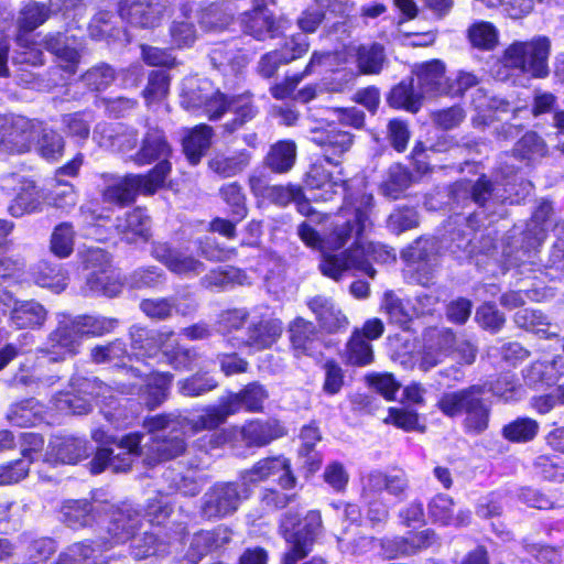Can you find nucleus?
<instances>
[{
  "label": "nucleus",
  "instance_id": "1",
  "mask_svg": "<svg viewBox=\"0 0 564 564\" xmlns=\"http://www.w3.org/2000/svg\"><path fill=\"white\" fill-rule=\"evenodd\" d=\"M368 220L365 210L341 209L323 238L311 225L312 219L302 223L297 234L306 246L323 251L319 269L325 276L338 281L344 272L354 269L375 278L371 262H388L395 257L383 246L364 240L361 234Z\"/></svg>",
  "mask_w": 564,
  "mask_h": 564
},
{
  "label": "nucleus",
  "instance_id": "2",
  "mask_svg": "<svg viewBox=\"0 0 564 564\" xmlns=\"http://www.w3.org/2000/svg\"><path fill=\"white\" fill-rule=\"evenodd\" d=\"M143 434L130 433L118 441L119 453L115 454L112 449L100 448L90 462L93 474H99L105 469L113 473L127 471L133 460L143 456V463L147 466H154L159 463L178 457L185 452L186 444L184 437L175 434L163 437H153L151 443L141 447Z\"/></svg>",
  "mask_w": 564,
  "mask_h": 564
},
{
  "label": "nucleus",
  "instance_id": "3",
  "mask_svg": "<svg viewBox=\"0 0 564 564\" xmlns=\"http://www.w3.org/2000/svg\"><path fill=\"white\" fill-rule=\"evenodd\" d=\"M183 105L187 109L203 108L210 120L219 119L227 109L231 110L235 119L232 123L226 124L229 131H235L253 119L258 112L249 95L237 96L227 101L225 96L218 90H214L212 84L206 79L199 80L196 87L191 84L189 90L185 93Z\"/></svg>",
  "mask_w": 564,
  "mask_h": 564
},
{
  "label": "nucleus",
  "instance_id": "4",
  "mask_svg": "<svg viewBox=\"0 0 564 564\" xmlns=\"http://www.w3.org/2000/svg\"><path fill=\"white\" fill-rule=\"evenodd\" d=\"M485 387H470L444 393L437 401V408L448 417L464 415L463 427L467 434L480 435L489 426L491 406L484 399Z\"/></svg>",
  "mask_w": 564,
  "mask_h": 564
},
{
  "label": "nucleus",
  "instance_id": "5",
  "mask_svg": "<svg viewBox=\"0 0 564 564\" xmlns=\"http://www.w3.org/2000/svg\"><path fill=\"white\" fill-rule=\"evenodd\" d=\"M268 398L267 390L258 382L246 386L240 392L231 393L220 400L219 404L208 406L205 413L194 423L196 431L214 430L224 424L228 416L246 409L259 412Z\"/></svg>",
  "mask_w": 564,
  "mask_h": 564
},
{
  "label": "nucleus",
  "instance_id": "6",
  "mask_svg": "<svg viewBox=\"0 0 564 564\" xmlns=\"http://www.w3.org/2000/svg\"><path fill=\"white\" fill-rule=\"evenodd\" d=\"M551 41L546 36H534L530 41H516L510 44L505 53L506 64L520 69L534 78H545L549 73V56Z\"/></svg>",
  "mask_w": 564,
  "mask_h": 564
},
{
  "label": "nucleus",
  "instance_id": "7",
  "mask_svg": "<svg viewBox=\"0 0 564 564\" xmlns=\"http://www.w3.org/2000/svg\"><path fill=\"white\" fill-rule=\"evenodd\" d=\"M169 175L166 163L156 164L147 175H127L116 178L102 192L105 202L127 204L134 199L137 194H154Z\"/></svg>",
  "mask_w": 564,
  "mask_h": 564
},
{
  "label": "nucleus",
  "instance_id": "8",
  "mask_svg": "<svg viewBox=\"0 0 564 564\" xmlns=\"http://www.w3.org/2000/svg\"><path fill=\"white\" fill-rule=\"evenodd\" d=\"M82 341L83 336L74 317L62 315L56 328L50 333L46 343L37 352L51 362H62L79 352Z\"/></svg>",
  "mask_w": 564,
  "mask_h": 564
},
{
  "label": "nucleus",
  "instance_id": "9",
  "mask_svg": "<svg viewBox=\"0 0 564 564\" xmlns=\"http://www.w3.org/2000/svg\"><path fill=\"white\" fill-rule=\"evenodd\" d=\"M85 269L89 271L87 275V286L94 293L106 295L108 297L117 296L122 289V284L109 272L110 256L100 248H89L83 256Z\"/></svg>",
  "mask_w": 564,
  "mask_h": 564
},
{
  "label": "nucleus",
  "instance_id": "10",
  "mask_svg": "<svg viewBox=\"0 0 564 564\" xmlns=\"http://www.w3.org/2000/svg\"><path fill=\"white\" fill-rule=\"evenodd\" d=\"M241 478L245 484H257L273 479L284 490L294 488L297 482L291 469L290 460L282 455L258 460L250 469L241 474Z\"/></svg>",
  "mask_w": 564,
  "mask_h": 564
},
{
  "label": "nucleus",
  "instance_id": "11",
  "mask_svg": "<svg viewBox=\"0 0 564 564\" xmlns=\"http://www.w3.org/2000/svg\"><path fill=\"white\" fill-rule=\"evenodd\" d=\"M321 528V513L318 511H310L297 530L285 534L289 550L282 557V564H296L300 560L306 557L312 551L315 538L319 533Z\"/></svg>",
  "mask_w": 564,
  "mask_h": 564
},
{
  "label": "nucleus",
  "instance_id": "12",
  "mask_svg": "<svg viewBox=\"0 0 564 564\" xmlns=\"http://www.w3.org/2000/svg\"><path fill=\"white\" fill-rule=\"evenodd\" d=\"M243 496L236 482H217L203 497L202 513L207 519H220L237 511Z\"/></svg>",
  "mask_w": 564,
  "mask_h": 564
},
{
  "label": "nucleus",
  "instance_id": "13",
  "mask_svg": "<svg viewBox=\"0 0 564 564\" xmlns=\"http://www.w3.org/2000/svg\"><path fill=\"white\" fill-rule=\"evenodd\" d=\"M152 256L171 272L181 276L193 278L205 270V265L202 261L181 249L171 248L167 243H154L152 247Z\"/></svg>",
  "mask_w": 564,
  "mask_h": 564
},
{
  "label": "nucleus",
  "instance_id": "14",
  "mask_svg": "<svg viewBox=\"0 0 564 564\" xmlns=\"http://www.w3.org/2000/svg\"><path fill=\"white\" fill-rule=\"evenodd\" d=\"M306 304L322 330L333 334L347 328L348 318L332 297L315 295Z\"/></svg>",
  "mask_w": 564,
  "mask_h": 564
},
{
  "label": "nucleus",
  "instance_id": "15",
  "mask_svg": "<svg viewBox=\"0 0 564 564\" xmlns=\"http://www.w3.org/2000/svg\"><path fill=\"white\" fill-rule=\"evenodd\" d=\"M438 541L434 530L425 529L406 538L398 536L382 542L384 555L389 558L410 556L429 549Z\"/></svg>",
  "mask_w": 564,
  "mask_h": 564
},
{
  "label": "nucleus",
  "instance_id": "16",
  "mask_svg": "<svg viewBox=\"0 0 564 564\" xmlns=\"http://www.w3.org/2000/svg\"><path fill=\"white\" fill-rule=\"evenodd\" d=\"M165 6L160 1H133L120 6V17L132 25L154 28L160 24Z\"/></svg>",
  "mask_w": 564,
  "mask_h": 564
},
{
  "label": "nucleus",
  "instance_id": "17",
  "mask_svg": "<svg viewBox=\"0 0 564 564\" xmlns=\"http://www.w3.org/2000/svg\"><path fill=\"white\" fill-rule=\"evenodd\" d=\"M87 443L70 436H54L48 444L45 462L50 464H76L88 456Z\"/></svg>",
  "mask_w": 564,
  "mask_h": 564
},
{
  "label": "nucleus",
  "instance_id": "18",
  "mask_svg": "<svg viewBox=\"0 0 564 564\" xmlns=\"http://www.w3.org/2000/svg\"><path fill=\"white\" fill-rule=\"evenodd\" d=\"M172 154V149L165 140L164 133L158 128H149L140 150L132 156V160L138 165L150 164L159 161L158 164L166 163L169 173L171 172V164L169 158Z\"/></svg>",
  "mask_w": 564,
  "mask_h": 564
},
{
  "label": "nucleus",
  "instance_id": "19",
  "mask_svg": "<svg viewBox=\"0 0 564 564\" xmlns=\"http://www.w3.org/2000/svg\"><path fill=\"white\" fill-rule=\"evenodd\" d=\"M41 122L24 117L13 118L3 134L2 142L18 153L31 150L37 137H40Z\"/></svg>",
  "mask_w": 564,
  "mask_h": 564
},
{
  "label": "nucleus",
  "instance_id": "20",
  "mask_svg": "<svg viewBox=\"0 0 564 564\" xmlns=\"http://www.w3.org/2000/svg\"><path fill=\"white\" fill-rule=\"evenodd\" d=\"M173 335L172 330H150L141 326H132L130 329L131 346L139 357H155L159 351L164 355V348Z\"/></svg>",
  "mask_w": 564,
  "mask_h": 564
},
{
  "label": "nucleus",
  "instance_id": "21",
  "mask_svg": "<svg viewBox=\"0 0 564 564\" xmlns=\"http://www.w3.org/2000/svg\"><path fill=\"white\" fill-rule=\"evenodd\" d=\"M116 230L129 243L145 242L151 237V218L145 209L137 207L117 217Z\"/></svg>",
  "mask_w": 564,
  "mask_h": 564
},
{
  "label": "nucleus",
  "instance_id": "22",
  "mask_svg": "<svg viewBox=\"0 0 564 564\" xmlns=\"http://www.w3.org/2000/svg\"><path fill=\"white\" fill-rule=\"evenodd\" d=\"M444 73L445 66L440 61H431L417 67L414 83L423 98L446 95L448 79Z\"/></svg>",
  "mask_w": 564,
  "mask_h": 564
},
{
  "label": "nucleus",
  "instance_id": "23",
  "mask_svg": "<svg viewBox=\"0 0 564 564\" xmlns=\"http://www.w3.org/2000/svg\"><path fill=\"white\" fill-rule=\"evenodd\" d=\"M312 141L321 148L327 163L338 165L340 158L350 150L354 139L349 132L330 129L316 133Z\"/></svg>",
  "mask_w": 564,
  "mask_h": 564
},
{
  "label": "nucleus",
  "instance_id": "24",
  "mask_svg": "<svg viewBox=\"0 0 564 564\" xmlns=\"http://www.w3.org/2000/svg\"><path fill=\"white\" fill-rule=\"evenodd\" d=\"M286 434L276 420H252L241 426L240 435L247 446H265Z\"/></svg>",
  "mask_w": 564,
  "mask_h": 564
},
{
  "label": "nucleus",
  "instance_id": "25",
  "mask_svg": "<svg viewBox=\"0 0 564 564\" xmlns=\"http://www.w3.org/2000/svg\"><path fill=\"white\" fill-rule=\"evenodd\" d=\"M552 216V203L549 200H542L535 208L527 225L524 238L527 239L528 248L534 249L540 246L546 238L547 231L560 226L553 220Z\"/></svg>",
  "mask_w": 564,
  "mask_h": 564
},
{
  "label": "nucleus",
  "instance_id": "26",
  "mask_svg": "<svg viewBox=\"0 0 564 564\" xmlns=\"http://www.w3.org/2000/svg\"><path fill=\"white\" fill-rule=\"evenodd\" d=\"M305 183L311 189H318L321 193L314 195L315 199L329 200L334 194L346 192V181L343 178H334L325 166L316 162L306 173Z\"/></svg>",
  "mask_w": 564,
  "mask_h": 564
},
{
  "label": "nucleus",
  "instance_id": "27",
  "mask_svg": "<svg viewBox=\"0 0 564 564\" xmlns=\"http://www.w3.org/2000/svg\"><path fill=\"white\" fill-rule=\"evenodd\" d=\"M93 138L99 147L122 153L133 150L138 143V133L133 129L117 131L107 123L97 124Z\"/></svg>",
  "mask_w": 564,
  "mask_h": 564
},
{
  "label": "nucleus",
  "instance_id": "28",
  "mask_svg": "<svg viewBox=\"0 0 564 564\" xmlns=\"http://www.w3.org/2000/svg\"><path fill=\"white\" fill-rule=\"evenodd\" d=\"M44 47L53 53L62 69L73 75L77 72L80 53L68 43V39L62 34H50L44 39Z\"/></svg>",
  "mask_w": 564,
  "mask_h": 564
},
{
  "label": "nucleus",
  "instance_id": "29",
  "mask_svg": "<svg viewBox=\"0 0 564 564\" xmlns=\"http://www.w3.org/2000/svg\"><path fill=\"white\" fill-rule=\"evenodd\" d=\"M214 67L225 74H236L248 64V57L235 43L219 44L210 51Z\"/></svg>",
  "mask_w": 564,
  "mask_h": 564
},
{
  "label": "nucleus",
  "instance_id": "30",
  "mask_svg": "<svg viewBox=\"0 0 564 564\" xmlns=\"http://www.w3.org/2000/svg\"><path fill=\"white\" fill-rule=\"evenodd\" d=\"M283 325L278 318L261 319L249 327L247 345L262 350L270 348L282 335Z\"/></svg>",
  "mask_w": 564,
  "mask_h": 564
},
{
  "label": "nucleus",
  "instance_id": "31",
  "mask_svg": "<svg viewBox=\"0 0 564 564\" xmlns=\"http://www.w3.org/2000/svg\"><path fill=\"white\" fill-rule=\"evenodd\" d=\"M43 195L36 189L33 181L22 183L8 210L13 217H21L25 214H33L42 210Z\"/></svg>",
  "mask_w": 564,
  "mask_h": 564
},
{
  "label": "nucleus",
  "instance_id": "32",
  "mask_svg": "<svg viewBox=\"0 0 564 564\" xmlns=\"http://www.w3.org/2000/svg\"><path fill=\"white\" fill-rule=\"evenodd\" d=\"M547 153L546 142L534 131L524 133L512 148V155L528 164L545 158Z\"/></svg>",
  "mask_w": 564,
  "mask_h": 564
},
{
  "label": "nucleus",
  "instance_id": "33",
  "mask_svg": "<svg viewBox=\"0 0 564 564\" xmlns=\"http://www.w3.org/2000/svg\"><path fill=\"white\" fill-rule=\"evenodd\" d=\"M140 525L141 519L138 512L129 508L118 509L112 516L108 532L112 535L115 543H123L134 536Z\"/></svg>",
  "mask_w": 564,
  "mask_h": 564
},
{
  "label": "nucleus",
  "instance_id": "34",
  "mask_svg": "<svg viewBox=\"0 0 564 564\" xmlns=\"http://www.w3.org/2000/svg\"><path fill=\"white\" fill-rule=\"evenodd\" d=\"M250 163L248 151H238L230 155L215 154L208 162L209 169L220 177H232L241 173Z\"/></svg>",
  "mask_w": 564,
  "mask_h": 564
},
{
  "label": "nucleus",
  "instance_id": "35",
  "mask_svg": "<svg viewBox=\"0 0 564 564\" xmlns=\"http://www.w3.org/2000/svg\"><path fill=\"white\" fill-rule=\"evenodd\" d=\"M213 130L206 124L196 126L183 141L184 153L191 164L196 165L210 147Z\"/></svg>",
  "mask_w": 564,
  "mask_h": 564
},
{
  "label": "nucleus",
  "instance_id": "36",
  "mask_svg": "<svg viewBox=\"0 0 564 564\" xmlns=\"http://www.w3.org/2000/svg\"><path fill=\"white\" fill-rule=\"evenodd\" d=\"M384 62V47L379 43L360 45L356 50V65L360 74L378 75Z\"/></svg>",
  "mask_w": 564,
  "mask_h": 564
},
{
  "label": "nucleus",
  "instance_id": "37",
  "mask_svg": "<svg viewBox=\"0 0 564 564\" xmlns=\"http://www.w3.org/2000/svg\"><path fill=\"white\" fill-rule=\"evenodd\" d=\"M422 94H420L414 78H412L408 83L401 82L393 87L388 97V102L393 108L416 112L422 105Z\"/></svg>",
  "mask_w": 564,
  "mask_h": 564
},
{
  "label": "nucleus",
  "instance_id": "38",
  "mask_svg": "<svg viewBox=\"0 0 564 564\" xmlns=\"http://www.w3.org/2000/svg\"><path fill=\"white\" fill-rule=\"evenodd\" d=\"M45 319V308L35 301L15 302L11 312V321L18 328L41 326Z\"/></svg>",
  "mask_w": 564,
  "mask_h": 564
},
{
  "label": "nucleus",
  "instance_id": "39",
  "mask_svg": "<svg viewBox=\"0 0 564 564\" xmlns=\"http://www.w3.org/2000/svg\"><path fill=\"white\" fill-rule=\"evenodd\" d=\"M246 33L257 40H264L272 36L275 30L273 17L263 8H256L251 12H246L242 18Z\"/></svg>",
  "mask_w": 564,
  "mask_h": 564
},
{
  "label": "nucleus",
  "instance_id": "40",
  "mask_svg": "<svg viewBox=\"0 0 564 564\" xmlns=\"http://www.w3.org/2000/svg\"><path fill=\"white\" fill-rule=\"evenodd\" d=\"M289 332L293 348L303 354L310 352L318 334L316 325L303 317H296L292 321L289 326Z\"/></svg>",
  "mask_w": 564,
  "mask_h": 564
},
{
  "label": "nucleus",
  "instance_id": "41",
  "mask_svg": "<svg viewBox=\"0 0 564 564\" xmlns=\"http://www.w3.org/2000/svg\"><path fill=\"white\" fill-rule=\"evenodd\" d=\"M229 541L228 533L225 529L214 531H202L196 533L189 545V556L200 558L213 550L223 546Z\"/></svg>",
  "mask_w": 564,
  "mask_h": 564
},
{
  "label": "nucleus",
  "instance_id": "42",
  "mask_svg": "<svg viewBox=\"0 0 564 564\" xmlns=\"http://www.w3.org/2000/svg\"><path fill=\"white\" fill-rule=\"evenodd\" d=\"M43 405L35 399L24 400L13 404L8 414V421L15 426L28 427L42 420Z\"/></svg>",
  "mask_w": 564,
  "mask_h": 564
},
{
  "label": "nucleus",
  "instance_id": "43",
  "mask_svg": "<svg viewBox=\"0 0 564 564\" xmlns=\"http://www.w3.org/2000/svg\"><path fill=\"white\" fill-rule=\"evenodd\" d=\"M296 160V145L292 141H279L271 147L265 163L275 173L289 172Z\"/></svg>",
  "mask_w": 564,
  "mask_h": 564
},
{
  "label": "nucleus",
  "instance_id": "44",
  "mask_svg": "<svg viewBox=\"0 0 564 564\" xmlns=\"http://www.w3.org/2000/svg\"><path fill=\"white\" fill-rule=\"evenodd\" d=\"M34 280L40 286L59 293L66 288L67 274L62 264L42 261L34 271Z\"/></svg>",
  "mask_w": 564,
  "mask_h": 564
},
{
  "label": "nucleus",
  "instance_id": "45",
  "mask_svg": "<svg viewBox=\"0 0 564 564\" xmlns=\"http://www.w3.org/2000/svg\"><path fill=\"white\" fill-rule=\"evenodd\" d=\"M411 172L401 164H393L389 167L380 191L384 196L397 199L411 185Z\"/></svg>",
  "mask_w": 564,
  "mask_h": 564
},
{
  "label": "nucleus",
  "instance_id": "46",
  "mask_svg": "<svg viewBox=\"0 0 564 564\" xmlns=\"http://www.w3.org/2000/svg\"><path fill=\"white\" fill-rule=\"evenodd\" d=\"M345 361L351 366L364 367L373 361L372 346L356 329L348 340L345 349Z\"/></svg>",
  "mask_w": 564,
  "mask_h": 564
},
{
  "label": "nucleus",
  "instance_id": "47",
  "mask_svg": "<svg viewBox=\"0 0 564 564\" xmlns=\"http://www.w3.org/2000/svg\"><path fill=\"white\" fill-rule=\"evenodd\" d=\"M174 376L170 372H156L151 375L143 391V400L150 409L163 403L169 394Z\"/></svg>",
  "mask_w": 564,
  "mask_h": 564
},
{
  "label": "nucleus",
  "instance_id": "48",
  "mask_svg": "<svg viewBox=\"0 0 564 564\" xmlns=\"http://www.w3.org/2000/svg\"><path fill=\"white\" fill-rule=\"evenodd\" d=\"M64 522L74 529L89 525L94 521L93 507L87 500H68L62 507Z\"/></svg>",
  "mask_w": 564,
  "mask_h": 564
},
{
  "label": "nucleus",
  "instance_id": "49",
  "mask_svg": "<svg viewBox=\"0 0 564 564\" xmlns=\"http://www.w3.org/2000/svg\"><path fill=\"white\" fill-rule=\"evenodd\" d=\"M197 420H189L187 417H183L181 415H176L173 413L170 414H158L154 416H150L145 419L143 426L148 430L150 433H154L158 431H162L164 429L171 427V434L176 432L177 429H181L183 433L186 431H191L192 433H197L194 429V423H196Z\"/></svg>",
  "mask_w": 564,
  "mask_h": 564
},
{
  "label": "nucleus",
  "instance_id": "50",
  "mask_svg": "<svg viewBox=\"0 0 564 564\" xmlns=\"http://www.w3.org/2000/svg\"><path fill=\"white\" fill-rule=\"evenodd\" d=\"M83 336L100 337L111 333L118 325L116 318L100 315H78L74 317Z\"/></svg>",
  "mask_w": 564,
  "mask_h": 564
},
{
  "label": "nucleus",
  "instance_id": "51",
  "mask_svg": "<svg viewBox=\"0 0 564 564\" xmlns=\"http://www.w3.org/2000/svg\"><path fill=\"white\" fill-rule=\"evenodd\" d=\"M467 34L473 46L485 51L494 50L499 42L497 28L487 21L473 23L468 28Z\"/></svg>",
  "mask_w": 564,
  "mask_h": 564
},
{
  "label": "nucleus",
  "instance_id": "52",
  "mask_svg": "<svg viewBox=\"0 0 564 564\" xmlns=\"http://www.w3.org/2000/svg\"><path fill=\"white\" fill-rule=\"evenodd\" d=\"M539 432V424L530 417H518L502 427V436L512 443L532 441Z\"/></svg>",
  "mask_w": 564,
  "mask_h": 564
},
{
  "label": "nucleus",
  "instance_id": "53",
  "mask_svg": "<svg viewBox=\"0 0 564 564\" xmlns=\"http://www.w3.org/2000/svg\"><path fill=\"white\" fill-rule=\"evenodd\" d=\"M75 231L70 223L57 225L50 241L51 251L58 258H67L74 251Z\"/></svg>",
  "mask_w": 564,
  "mask_h": 564
},
{
  "label": "nucleus",
  "instance_id": "54",
  "mask_svg": "<svg viewBox=\"0 0 564 564\" xmlns=\"http://www.w3.org/2000/svg\"><path fill=\"white\" fill-rule=\"evenodd\" d=\"M101 551L90 543H75L59 556L56 564H98Z\"/></svg>",
  "mask_w": 564,
  "mask_h": 564
},
{
  "label": "nucleus",
  "instance_id": "55",
  "mask_svg": "<svg viewBox=\"0 0 564 564\" xmlns=\"http://www.w3.org/2000/svg\"><path fill=\"white\" fill-rule=\"evenodd\" d=\"M563 358L557 357L552 361H535L525 371V380L530 384L545 383L551 386L558 379L557 364L562 362Z\"/></svg>",
  "mask_w": 564,
  "mask_h": 564
},
{
  "label": "nucleus",
  "instance_id": "56",
  "mask_svg": "<svg viewBox=\"0 0 564 564\" xmlns=\"http://www.w3.org/2000/svg\"><path fill=\"white\" fill-rule=\"evenodd\" d=\"M192 9L188 6L182 7V13L185 20H174L170 33L172 43L177 47L191 46L196 40V30L191 19Z\"/></svg>",
  "mask_w": 564,
  "mask_h": 564
},
{
  "label": "nucleus",
  "instance_id": "57",
  "mask_svg": "<svg viewBox=\"0 0 564 564\" xmlns=\"http://www.w3.org/2000/svg\"><path fill=\"white\" fill-rule=\"evenodd\" d=\"M533 471L543 480L564 482V464L556 456H538L533 462Z\"/></svg>",
  "mask_w": 564,
  "mask_h": 564
},
{
  "label": "nucleus",
  "instance_id": "58",
  "mask_svg": "<svg viewBox=\"0 0 564 564\" xmlns=\"http://www.w3.org/2000/svg\"><path fill=\"white\" fill-rule=\"evenodd\" d=\"M48 205L69 213L77 204V194L69 183L57 182L45 197Z\"/></svg>",
  "mask_w": 564,
  "mask_h": 564
},
{
  "label": "nucleus",
  "instance_id": "59",
  "mask_svg": "<svg viewBox=\"0 0 564 564\" xmlns=\"http://www.w3.org/2000/svg\"><path fill=\"white\" fill-rule=\"evenodd\" d=\"M164 356L169 364L176 370H191L198 359V352L194 348L181 346L178 343H170L164 348Z\"/></svg>",
  "mask_w": 564,
  "mask_h": 564
},
{
  "label": "nucleus",
  "instance_id": "60",
  "mask_svg": "<svg viewBox=\"0 0 564 564\" xmlns=\"http://www.w3.org/2000/svg\"><path fill=\"white\" fill-rule=\"evenodd\" d=\"M494 191V185L485 175L480 176L475 183L462 181L455 184L454 194L459 193L469 194L471 199L482 206L490 197Z\"/></svg>",
  "mask_w": 564,
  "mask_h": 564
},
{
  "label": "nucleus",
  "instance_id": "61",
  "mask_svg": "<svg viewBox=\"0 0 564 564\" xmlns=\"http://www.w3.org/2000/svg\"><path fill=\"white\" fill-rule=\"evenodd\" d=\"M454 500L444 494L435 495L427 505V513L433 523L451 525L453 522Z\"/></svg>",
  "mask_w": 564,
  "mask_h": 564
},
{
  "label": "nucleus",
  "instance_id": "62",
  "mask_svg": "<svg viewBox=\"0 0 564 564\" xmlns=\"http://www.w3.org/2000/svg\"><path fill=\"white\" fill-rule=\"evenodd\" d=\"M217 387V381L212 377L195 373L177 382V391L184 397L196 398Z\"/></svg>",
  "mask_w": 564,
  "mask_h": 564
},
{
  "label": "nucleus",
  "instance_id": "63",
  "mask_svg": "<svg viewBox=\"0 0 564 564\" xmlns=\"http://www.w3.org/2000/svg\"><path fill=\"white\" fill-rule=\"evenodd\" d=\"M39 153L47 160H56L64 150V140L57 132L46 129L41 123L40 137L36 139Z\"/></svg>",
  "mask_w": 564,
  "mask_h": 564
},
{
  "label": "nucleus",
  "instance_id": "64",
  "mask_svg": "<svg viewBox=\"0 0 564 564\" xmlns=\"http://www.w3.org/2000/svg\"><path fill=\"white\" fill-rule=\"evenodd\" d=\"M417 226V212L410 207L394 209L387 219V228L395 235H400Z\"/></svg>",
  "mask_w": 564,
  "mask_h": 564
}]
</instances>
